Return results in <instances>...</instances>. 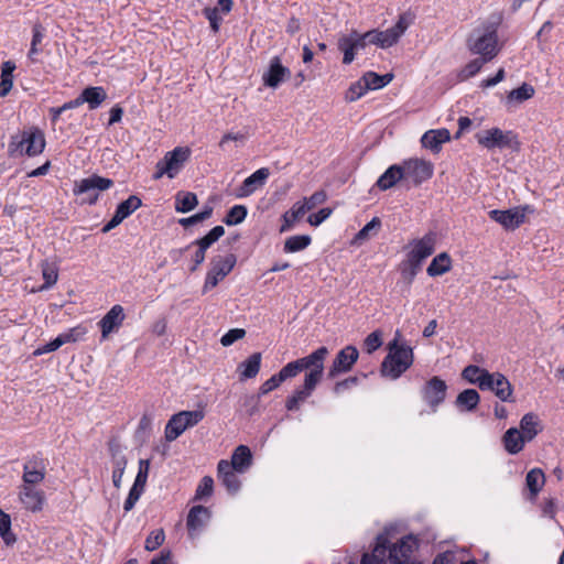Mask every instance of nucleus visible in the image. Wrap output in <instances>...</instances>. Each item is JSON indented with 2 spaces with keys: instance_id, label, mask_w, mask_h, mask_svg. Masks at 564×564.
Returning <instances> with one entry per match:
<instances>
[{
  "instance_id": "nucleus-1",
  "label": "nucleus",
  "mask_w": 564,
  "mask_h": 564,
  "mask_svg": "<svg viewBox=\"0 0 564 564\" xmlns=\"http://www.w3.org/2000/svg\"><path fill=\"white\" fill-rule=\"evenodd\" d=\"M502 22V14L491 17L490 21L473 31L466 41L467 48L474 55H479L485 61H492L500 52L498 40V26Z\"/></svg>"
},
{
  "instance_id": "nucleus-2",
  "label": "nucleus",
  "mask_w": 564,
  "mask_h": 564,
  "mask_svg": "<svg viewBox=\"0 0 564 564\" xmlns=\"http://www.w3.org/2000/svg\"><path fill=\"white\" fill-rule=\"evenodd\" d=\"M413 349L409 345L398 344L394 339L388 345V355L383 358L380 368L381 376L397 380L413 365Z\"/></svg>"
},
{
  "instance_id": "nucleus-3",
  "label": "nucleus",
  "mask_w": 564,
  "mask_h": 564,
  "mask_svg": "<svg viewBox=\"0 0 564 564\" xmlns=\"http://www.w3.org/2000/svg\"><path fill=\"white\" fill-rule=\"evenodd\" d=\"M45 137L42 130L36 127L25 129L11 137L8 152L12 158L36 156L44 151Z\"/></svg>"
},
{
  "instance_id": "nucleus-4",
  "label": "nucleus",
  "mask_w": 564,
  "mask_h": 564,
  "mask_svg": "<svg viewBox=\"0 0 564 564\" xmlns=\"http://www.w3.org/2000/svg\"><path fill=\"white\" fill-rule=\"evenodd\" d=\"M327 355V347H318L310 355L299 358L294 361L288 362L284 367H282L278 375L282 382H284L288 379L296 377L302 371H306L305 373H316V377L323 376L324 362Z\"/></svg>"
},
{
  "instance_id": "nucleus-5",
  "label": "nucleus",
  "mask_w": 564,
  "mask_h": 564,
  "mask_svg": "<svg viewBox=\"0 0 564 564\" xmlns=\"http://www.w3.org/2000/svg\"><path fill=\"white\" fill-rule=\"evenodd\" d=\"M113 186V181L93 174L88 177L75 181L73 193L75 196H82V204L95 205L99 199L101 192L108 191Z\"/></svg>"
},
{
  "instance_id": "nucleus-6",
  "label": "nucleus",
  "mask_w": 564,
  "mask_h": 564,
  "mask_svg": "<svg viewBox=\"0 0 564 564\" xmlns=\"http://www.w3.org/2000/svg\"><path fill=\"white\" fill-rule=\"evenodd\" d=\"M476 140L479 145L487 150L498 148L500 150L509 149L512 151H519L521 145L517 133L511 130L503 131L499 128H491L477 133Z\"/></svg>"
},
{
  "instance_id": "nucleus-7",
  "label": "nucleus",
  "mask_w": 564,
  "mask_h": 564,
  "mask_svg": "<svg viewBox=\"0 0 564 564\" xmlns=\"http://www.w3.org/2000/svg\"><path fill=\"white\" fill-rule=\"evenodd\" d=\"M204 417L205 412L202 409L194 411H181L176 414H173L165 425V440L167 442L175 441L187 429L197 425Z\"/></svg>"
},
{
  "instance_id": "nucleus-8",
  "label": "nucleus",
  "mask_w": 564,
  "mask_h": 564,
  "mask_svg": "<svg viewBox=\"0 0 564 564\" xmlns=\"http://www.w3.org/2000/svg\"><path fill=\"white\" fill-rule=\"evenodd\" d=\"M413 21L414 15L411 12H404L399 15L392 28L384 31L370 30L373 36V45L380 48H389L395 45Z\"/></svg>"
},
{
  "instance_id": "nucleus-9",
  "label": "nucleus",
  "mask_w": 564,
  "mask_h": 564,
  "mask_svg": "<svg viewBox=\"0 0 564 564\" xmlns=\"http://www.w3.org/2000/svg\"><path fill=\"white\" fill-rule=\"evenodd\" d=\"M237 262L235 254L229 253L225 257H217L212 260V268L208 270L203 285V293H207L217 286L234 269Z\"/></svg>"
},
{
  "instance_id": "nucleus-10",
  "label": "nucleus",
  "mask_w": 564,
  "mask_h": 564,
  "mask_svg": "<svg viewBox=\"0 0 564 564\" xmlns=\"http://www.w3.org/2000/svg\"><path fill=\"white\" fill-rule=\"evenodd\" d=\"M446 393L447 384L437 376L427 380L420 390L422 400L429 405L432 413H435L438 406L445 401Z\"/></svg>"
},
{
  "instance_id": "nucleus-11",
  "label": "nucleus",
  "mask_w": 564,
  "mask_h": 564,
  "mask_svg": "<svg viewBox=\"0 0 564 564\" xmlns=\"http://www.w3.org/2000/svg\"><path fill=\"white\" fill-rule=\"evenodd\" d=\"M531 212L532 208L525 205L506 210L492 209L488 213V216L494 221L500 224L506 230H514L524 223L527 213Z\"/></svg>"
},
{
  "instance_id": "nucleus-12",
  "label": "nucleus",
  "mask_w": 564,
  "mask_h": 564,
  "mask_svg": "<svg viewBox=\"0 0 564 564\" xmlns=\"http://www.w3.org/2000/svg\"><path fill=\"white\" fill-rule=\"evenodd\" d=\"M481 391H491L502 402H513V388L508 378L501 372H489L482 380Z\"/></svg>"
},
{
  "instance_id": "nucleus-13",
  "label": "nucleus",
  "mask_w": 564,
  "mask_h": 564,
  "mask_svg": "<svg viewBox=\"0 0 564 564\" xmlns=\"http://www.w3.org/2000/svg\"><path fill=\"white\" fill-rule=\"evenodd\" d=\"M435 245L436 235L434 232H427L422 238L414 239L410 242V250L405 259L422 268L423 261L435 251Z\"/></svg>"
},
{
  "instance_id": "nucleus-14",
  "label": "nucleus",
  "mask_w": 564,
  "mask_h": 564,
  "mask_svg": "<svg viewBox=\"0 0 564 564\" xmlns=\"http://www.w3.org/2000/svg\"><path fill=\"white\" fill-rule=\"evenodd\" d=\"M323 376L316 373H305L303 386L296 389L292 395L285 401V408L288 411H295L300 409V405L304 403L314 392L317 384L321 382Z\"/></svg>"
},
{
  "instance_id": "nucleus-15",
  "label": "nucleus",
  "mask_w": 564,
  "mask_h": 564,
  "mask_svg": "<svg viewBox=\"0 0 564 564\" xmlns=\"http://www.w3.org/2000/svg\"><path fill=\"white\" fill-rule=\"evenodd\" d=\"M46 475V460L37 453L28 457L23 465L22 484L40 485Z\"/></svg>"
},
{
  "instance_id": "nucleus-16",
  "label": "nucleus",
  "mask_w": 564,
  "mask_h": 564,
  "mask_svg": "<svg viewBox=\"0 0 564 564\" xmlns=\"http://www.w3.org/2000/svg\"><path fill=\"white\" fill-rule=\"evenodd\" d=\"M358 357L359 352L355 346L349 345L340 349L328 369L327 377L334 379L340 373L348 372L358 360Z\"/></svg>"
},
{
  "instance_id": "nucleus-17",
  "label": "nucleus",
  "mask_w": 564,
  "mask_h": 564,
  "mask_svg": "<svg viewBox=\"0 0 564 564\" xmlns=\"http://www.w3.org/2000/svg\"><path fill=\"white\" fill-rule=\"evenodd\" d=\"M404 171V178L411 180L415 185H419L433 175V166L431 163L419 160L410 159L402 164Z\"/></svg>"
},
{
  "instance_id": "nucleus-18",
  "label": "nucleus",
  "mask_w": 564,
  "mask_h": 564,
  "mask_svg": "<svg viewBox=\"0 0 564 564\" xmlns=\"http://www.w3.org/2000/svg\"><path fill=\"white\" fill-rule=\"evenodd\" d=\"M189 156L191 150L187 147H177L167 152L161 160L165 172H167V177L174 178L181 172Z\"/></svg>"
},
{
  "instance_id": "nucleus-19",
  "label": "nucleus",
  "mask_w": 564,
  "mask_h": 564,
  "mask_svg": "<svg viewBox=\"0 0 564 564\" xmlns=\"http://www.w3.org/2000/svg\"><path fill=\"white\" fill-rule=\"evenodd\" d=\"M124 310L121 305H113L106 315L98 322L102 339L108 338L109 334L120 328L124 321Z\"/></svg>"
},
{
  "instance_id": "nucleus-20",
  "label": "nucleus",
  "mask_w": 564,
  "mask_h": 564,
  "mask_svg": "<svg viewBox=\"0 0 564 564\" xmlns=\"http://www.w3.org/2000/svg\"><path fill=\"white\" fill-rule=\"evenodd\" d=\"M290 69L282 65L281 58L279 56H273L270 59L268 70L262 76V80L265 86L276 88L281 83L290 77Z\"/></svg>"
},
{
  "instance_id": "nucleus-21",
  "label": "nucleus",
  "mask_w": 564,
  "mask_h": 564,
  "mask_svg": "<svg viewBox=\"0 0 564 564\" xmlns=\"http://www.w3.org/2000/svg\"><path fill=\"white\" fill-rule=\"evenodd\" d=\"M35 485L22 484L19 487V498L25 509L37 512L44 503V492L34 488Z\"/></svg>"
},
{
  "instance_id": "nucleus-22",
  "label": "nucleus",
  "mask_w": 564,
  "mask_h": 564,
  "mask_svg": "<svg viewBox=\"0 0 564 564\" xmlns=\"http://www.w3.org/2000/svg\"><path fill=\"white\" fill-rule=\"evenodd\" d=\"M416 541L411 536L402 538L398 543L391 545L389 560L393 564H405L414 550Z\"/></svg>"
},
{
  "instance_id": "nucleus-23",
  "label": "nucleus",
  "mask_w": 564,
  "mask_h": 564,
  "mask_svg": "<svg viewBox=\"0 0 564 564\" xmlns=\"http://www.w3.org/2000/svg\"><path fill=\"white\" fill-rule=\"evenodd\" d=\"M107 99V93L101 86H90L85 88L78 97L73 99L75 106L88 104L90 110L97 109Z\"/></svg>"
},
{
  "instance_id": "nucleus-24",
  "label": "nucleus",
  "mask_w": 564,
  "mask_h": 564,
  "mask_svg": "<svg viewBox=\"0 0 564 564\" xmlns=\"http://www.w3.org/2000/svg\"><path fill=\"white\" fill-rule=\"evenodd\" d=\"M218 478L221 484L226 487L227 491L235 495L239 491L241 482L237 476V471L229 466V462L221 459L217 466Z\"/></svg>"
},
{
  "instance_id": "nucleus-25",
  "label": "nucleus",
  "mask_w": 564,
  "mask_h": 564,
  "mask_svg": "<svg viewBox=\"0 0 564 564\" xmlns=\"http://www.w3.org/2000/svg\"><path fill=\"white\" fill-rule=\"evenodd\" d=\"M210 518L209 510L204 506H194L188 514L186 520V525L188 530V534L191 538H194L199 531L206 525Z\"/></svg>"
},
{
  "instance_id": "nucleus-26",
  "label": "nucleus",
  "mask_w": 564,
  "mask_h": 564,
  "mask_svg": "<svg viewBox=\"0 0 564 564\" xmlns=\"http://www.w3.org/2000/svg\"><path fill=\"white\" fill-rule=\"evenodd\" d=\"M270 175L267 167H261L248 176L238 188V197H248L259 187H262Z\"/></svg>"
},
{
  "instance_id": "nucleus-27",
  "label": "nucleus",
  "mask_w": 564,
  "mask_h": 564,
  "mask_svg": "<svg viewBox=\"0 0 564 564\" xmlns=\"http://www.w3.org/2000/svg\"><path fill=\"white\" fill-rule=\"evenodd\" d=\"M451 140V133L447 129H436L426 131L422 138L421 143L424 148L434 153L441 151L442 144Z\"/></svg>"
},
{
  "instance_id": "nucleus-28",
  "label": "nucleus",
  "mask_w": 564,
  "mask_h": 564,
  "mask_svg": "<svg viewBox=\"0 0 564 564\" xmlns=\"http://www.w3.org/2000/svg\"><path fill=\"white\" fill-rule=\"evenodd\" d=\"M528 440L521 434L520 430L517 427L508 429L502 436V444L505 449L510 455H516L520 453Z\"/></svg>"
},
{
  "instance_id": "nucleus-29",
  "label": "nucleus",
  "mask_w": 564,
  "mask_h": 564,
  "mask_svg": "<svg viewBox=\"0 0 564 564\" xmlns=\"http://www.w3.org/2000/svg\"><path fill=\"white\" fill-rule=\"evenodd\" d=\"M252 464V454L248 446L239 445L236 447L231 455V460L229 462V466L239 473H246Z\"/></svg>"
},
{
  "instance_id": "nucleus-30",
  "label": "nucleus",
  "mask_w": 564,
  "mask_h": 564,
  "mask_svg": "<svg viewBox=\"0 0 564 564\" xmlns=\"http://www.w3.org/2000/svg\"><path fill=\"white\" fill-rule=\"evenodd\" d=\"M542 430L541 420L533 412L525 413L520 420V432L528 442H531Z\"/></svg>"
},
{
  "instance_id": "nucleus-31",
  "label": "nucleus",
  "mask_w": 564,
  "mask_h": 564,
  "mask_svg": "<svg viewBox=\"0 0 564 564\" xmlns=\"http://www.w3.org/2000/svg\"><path fill=\"white\" fill-rule=\"evenodd\" d=\"M109 448L112 456V464H113V470H112V484L113 486L119 489L121 486L122 477L124 474V469L127 467V458L123 454H121L119 446H115L113 444H109Z\"/></svg>"
},
{
  "instance_id": "nucleus-32",
  "label": "nucleus",
  "mask_w": 564,
  "mask_h": 564,
  "mask_svg": "<svg viewBox=\"0 0 564 564\" xmlns=\"http://www.w3.org/2000/svg\"><path fill=\"white\" fill-rule=\"evenodd\" d=\"M261 359V352H253L245 361L239 364L237 370L239 372L240 381L254 378L259 373Z\"/></svg>"
},
{
  "instance_id": "nucleus-33",
  "label": "nucleus",
  "mask_w": 564,
  "mask_h": 564,
  "mask_svg": "<svg viewBox=\"0 0 564 564\" xmlns=\"http://www.w3.org/2000/svg\"><path fill=\"white\" fill-rule=\"evenodd\" d=\"M402 178H404L402 165L393 164L386 170L376 184L381 191H387L393 187Z\"/></svg>"
},
{
  "instance_id": "nucleus-34",
  "label": "nucleus",
  "mask_w": 564,
  "mask_h": 564,
  "mask_svg": "<svg viewBox=\"0 0 564 564\" xmlns=\"http://www.w3.org/2000/svg\"><path fill=\"white\" fill-rule=\"evenodd\" d=\"M452 269V259L447 252H441L430 263L426 269V273L430 276H440Z\"/></svg>"
},
{
  "instance_id": "nucleus-35",
  "label": "nucleus",
  "mask_w": 564,
  "mask_h": 564,
  "mask_svg": "<svg viewBox=\"0 0 564 564\" xmlns=\"http://www.w3.org/2000/svg\"><path fill=\"white\" fill-rule=\"evenodd\" d=\"M480 401V395L475 389H466L462 391L455 401V405L459 411H474Z\"/></svg>"
},
{
  "instance_id": "nucleus-36",
  "label": "nucleus",
  "mask_w": 564,
  "mask_h": 564,
  "mask_svg": "<svg viewBox=\"0 0 564 564\" xmlns=\"http://www.w3.org/2000/svg\"><path fill=\"white\" fill-rule=\"evenodd\" d=\"M545 482V476L542 469L533 468L525 476V486L530 491V499L534 500Z\"/></svg>"
},
{
  "instance_id": "nucleus-37",
  "label": "nucleus",
  "mask_w": 564,
  "mask_h": 564,
  "mask_svg": "<svg viewBox=\"0 0 564 564\" xmlns=\"http://www.w3.org/2000/svg\"><path fill=\"white\" fill-rule=\"evenodd\" d=\"M45 36V29L41 23H35L32 29V41H31V47L28 53V57L32 63L37 62L36 56L42 51L40 45L43 42V39Z\"/></svg>"
},
{
  "instance_id": "nucleus-38",
  "label": "nucleus",
  "mask_w": 564,
  "mask_h": 564,
  "mask_svg": "<svg viewBox=\"0 0 564 564\" xmlns=\"http://www.w3.org/2000/svg\"><path fill=\"white\" fill-rule=\"evenodd\" d=\"M337 47L343 53V64H351L355 59L358 48L355 47V44L348 34H343L338 37Z\"/></svg>"
},
{
  "instance_id": "nucleus-39",
  "label": "nucleus",
  "mask_w": 564,
  "mask_h": 564,
  "mask_svg": "<svg viewBox=\"0 0 564 564\" xmlns=\"http://www.w3.org/2000/svg\"><path fill=\"white\" fill-rule=\"evenodd\" d=\"M304 206L296 202L290 210L285 212L282 216L283 225L280 228L281 232L289 231L293 228L294 224L305 215Z\"/></svg>"
},
{
  "instance_id": "nucleus-40",
  "label": "nucleus",
  "mask_w": 564,
  "mask_h": 564,
  "mask_svg": "<svg viewBox=\"0 0 564 564\" xmlns=\"http://www.w3.org/2000/svg\"><path fill=\"white\" fill-rule=\"evenodd\" d=\"M488 370L476 365H468L462 371V378L471 384H476L480 390L482 380H485Z\"/></svg>"
},
{
  "instance_id": "nucleus-41",
  "label": "nucleus",
  "mask_w": 564,
  "mask_h": 564,
  "mask_svg": "<svg viewBox=\"0 0 564 564\" xmlns=\"http://www.w3.org/2000/svg\"><path fill=\"white\" fill-rule=\"evenodd\" d=\"M198 204L196 194L192 192H180L175 196V209L178 213H188Z\"/></svg>"
},
{
  "instance_id": "nucleus-42",
  "label": "nucleus",
  "mask_w": 564,
  "mask_h": 564,
  "mask_svg": "<svg viewBox=\"0 0 564 564\" xmlns=\"http://www.w3.org/2000/svg\"><path fill=\"white\" fill-rule=\"evenodd\" d=\"M224 234L225 229L223 226H215L207 235L191 242L188 246L182 249L181 252L188 251L189 249L193 248V245H203V248L208 249L214 242H216L220 237H223Z\"/></svg>"
},
{
  "instance_id": "nucleus-43",
  "label": "nucleus",
  "mask_w": 564,
  "mask_h": 564,
  "mask_svg": "<svg viewBox=\"0 0 564 564\" xmlns=\"http://www.w3.org/2000/svg\"><path fill=\"white\" fill-rule=\"evenodd\" d=\"M311 241L312 239L308 235L291 236L285 240L283 250L286 253L297 252L307 248Z\"/></svg>"
},
{
  "instance_id": "nucleus-44",
  "label": "nucleus",
  "mask_w": 564,
  "mask_h": 564,
  "mask_svg": "<svg viewBox=\"0 0 564 564\" xmlns=\"http://www.w3.org/2000/svg\"><path fill=\"white\" fill-rule=\"evenodd\" d=\"M142 202L135 195H130L126 200L121 202L117 208L116 214L124 220L128 218L133 212H135L139 207H141Z\"/></svg>"
},
{
  "instance_id": "nucleus-45",
  "label": "nucleus",
  "mask_w": 564,
  "mask_h": 564,
  "mask_svg": "<svg viewBox=\"0 0 564 564\" xmlns=\"http://www.w3.org/2000/svg\"><path fill=\"white\" fill-rule=\"evenodd\" d=\"M0 535L7 545H12L17 538L11 531V519L10 516L0 509Z\"/></svg>"
},
{
  "instance_id": "nucleus-46",
  "label": "nucleus",
  "mask_w": 564,
  "mask_h": 564,
  "mask_svg": "<svg viewBox=\"0 0 564 564\" xmlns=\"http://www.w3.org/2000/svg\"><path fill=\"white\" fill-rule=\"evenodd\" d=\"M248 210L243 205L232 206L224 218V223L228 226H234L242 223L247 217Z\"/></svg>"
},
{
  "instance_id": "nucleus-47",
  "label": "nucleus",
  "mask_w": 564,
  "mask_h": 564,
  "mask_svg": "<svg viewBox=\"0 0 564 564\" xmlns=\"http://www.w3.org/2000/svg\"><path fill=\"white\" fill-rule=\"evenodd\" d=\"M534 88L530 84L523 83L520 87L512 89L508 95V101L523 102L534 95Z\"/></svg>"
},
{
  "instance_id": "nucleus-48",
  "label": "nucleus",
  "mask_w": 564,
  "mask_h": 564,
  "mask_svg": "<svg viewBox=\"0 0 564 564\" xmlns=\"http://www.w3.org/2000/svg\"><path fill=\"white\" fill-rule=\"evenodd\" d=\"M421 267L409 261L408 259H404L400 263V272L402 275V279L406 282L408 285H411L414 281L415 276L420 272Z\"/></svg>"
},
{
  "instance_id": "nucleus-49",
  "label": "nucleus",
  "mask_w": 564,
  "mask_h": 564,
  "mask_svg": "<svg viewBox=\"0 0 564 564\" xmlns=\"http://www.w3.org/2000/svg\"><path fill=\"white\" fill-rule=\"evenodd\" d=\"M41 268H42V275L44 279V284L41 286V290H47L57 282V278H58L57 269L47 262H43L41 264Z\"/></svg>"
},
{
  "instance_id": "nucleus-50",
  "label": "nucleus",
  "mask_w": 564,
  "mask_h": 564,
  "mask_svg": "<svg viewBox=\"0 0 564 564\" xmlns=\"http://www.w3.org/2000/svg\"><path fill=\"white\" fill-rule=\"evenodd\" d=\"M87 334V328L83 325H77L75 327L69 328L68 330L61 333L59 337L62 339L63 345L68 343H76Z\"/></svg>"
},
{
  "instance_id": "nucleus-51",
  "label": "nucleus",
  "mask_w": 564,
  "mask_h": 564,
  "mask_svg": "<svg viewBox=\"0 0 564 564\" xmlns=\"http://www.w3.org/2000/svg\"><path fill=\"white\" fill-rule=\"evenodd\" d=\"M391 545L388 541V539L383 535H379L377 538L376 546L369 556H372L373 558L386 561V557H389Z\"/></svg>"
},
{
  "instance_id": "nucleus-52",
  "label": "nucleus",
  "mask_w": 564,
  "mask_h": 564,
  "mask_svg": "<svg viewBox=\"0 0 564 564\" xmlns=\"http://www.w3.org/2000/svg\"><path fill=\"white\" fill-rule=\"evenodd\" d=\"M348 35L354 42L355 47L358 48V51L365 50L369 44H373V36L371 31L359 33L357 30H351L350 33H348Z\"/></svg>"
},
{
  "instance_id": "nucleus-53",
  "label": "nucleus",
  "mask_w": 564,
  "mask_h": 564,
  "mask_svg": "<svg viewBox=\"0 0 564 564\" xmlns=\"http://www.w3.org/2000/svg\"><path fill=\"white\" fill-rule=\"evenodd\" d=\"M164 540L165 533L163 529L153 530L148 535L144 547L147 551H155L163 544Z\"/></svg>"
},
{
  "instance_id": "nucleus-54",
  "label": "nucleus",
  "mask_w": 564,
  "mask_h": 564,
  "mask_svg": "<svg viewBox=\"0 0 564 564\" xmlns=\"http://www.w3.org/2000/svg\"><path fill=\"white\" fill-rule=\"evenodd\" d=\"M212 214L213 207L206 206L202 212L191 217L180 219V225L183 226L184 228H187L189 226L196 225L200 221L208 219L212 216Z\"/></svg>"
},
{
  "instance_id": "nucleus-55",
  "label": "nucleus",
  "mask_w": 564,
  "mask_h": 564,
  "mask_svg": "<svg viewBox=\"0 0 564 564\" xmlns=\"http://www.w3.org/2000/svg\"><path fill=\"white\" fill-rule=\"evenodd\" d=\"M327 199V195L325 191H317L310 197H305L300 204L304 206L305 212H308L315 208L317 205L325 203Z\"/></svg>"
},
{
  "instance_id": "nucleus-56",
  "label": "nucleus",
  "mask_w": 564,
  "mask_h": 564,
  "mask_svg": "<svg viewBox=\"0 0 564 564\" xmlns=\"http://www.w3.org/2000/svg\"><path fill=\"white\" fill-rule=\"evenodd\" d=\"M488 62L489 61H485V58H482L480 56L471 59L469 63H467L465 65L464 69L462 70L464 78L474 77L476 74H478L480 72L482 66Z\"/></svg>"
},
{
  "instance_id": "nucleus-57",
  "label": "nucleus",
  "mask_w": 564,
  "mask_h": 564,
  "mask_svg": "<svg viewBox=\"0 0 564 564\" xmlns=\"http://www.w3.org/2000/svg\"><path fill=\"white\" fill-rule=\"evenodd\" d=\"M381 221L378 217H373L368 224H366L357 234L356 239L366 240L372 234H376L380 228Z\"/></svg>"
},
{
  "instance_id": "nucleus-58",
  "label": "nucleus",
  "mask_w": 564,
  "mask_h": 564,
  "mask_svg": "<svg viewBox=\"0 0 564 564\" xmlns=\"http://www.w3.org/2000/svg\"><path fill=\"white\" fill-rule=\"evenodd\" d=\"M214 480L209 476H205L199 481L196 492L195 499H203L205 497H209L213 494Z\"/></svg>"
},
{
  "instance_id": "nucleus-59",
  "label": "nucleus",
  "mask_w": 564,
  "mask_h": 564,
  "mask_svg": "<svg viewBox=\"0 0 564 564\" xmlns=\"http://www.w3.org/2000/svg\"><path fill=\"white\" fill-rule=\"evenodd\" d=\"M382 345L381 333L375 330L370 333L364 340V348L368 354H372Z\"/></svg>"
},
{
  "instance_id": "nucleus-60",
  "label": "nucleus",
  "mask_w": 564,
  "mask_h": 564,
  "mask_svg": "<svg viewBox=\"0 0 564 564\" xmlns=\"http://www.w3.org/2000/svg\"><path fill=\"white\" fill-rule=\"evenodd\" d=\"M365 86L366 83L361 77L358 82L350 86L347 91L346 99L349 101H356L357 99L361 98L368 91V88Z\"/></svg>"
},
{
  "instance_id": "nucleus-61",
  "label": "nucleus",
  "mask_w": 564,
  "mask_h": 564,
  "mask_svg": "<svg viewBox=\"0 0 564 564\" xmlns=\"http://www.w3.org/2000/svg\"><path fill=\"white\" fill-rule=\"evenodd\" d=\"M143 491H144L143 487H138L135 485H132V487L130 488V491L128 494V497L123 503V509L126 512H128L134 508L137 501L140 499Z\"/></svg>"
},
{
  "instance_id": "nucleus-62",
  "label": "nucleus",
  "mask_w": 564,
  "mask_h": 564,
  "mask_svg": "<svg viewBox=\"0 0 564 564\" xmlns=\"http://www.w3.org/2000/svg\"><path fill=\"white\" fill-rule=\"evenodd\" d=\"M150 470V462L148 459L139 460V470L135 476L133 485L145 488L148 475Z\"/></svg>"
},
{
  "instance_id": "nucleus-63",
  "label": "nucleus",
  "mask_w": 564,
  "mask_h": 564,
  "mask_svg": "<svg viewBox=\"0 0 564 564\" xmlns=\"http://www.w3.org/2000/svg\"><path fill=\"white\" fill-rule=\"evenodd\" d=\"M362 78L366 83L365 87L368 88V90H376L384 87L383 78L375 72H367Z\"/></svg>"
},
{
  "instance_id": "nucleus-64",
  "label": "nucleus",
  "mask_w": 564,
  "mask_h": 564,
  "mask_svg": "<svg viewBox=\"0 0 564 564\" xmlns=\"http://www.w3.org/2000/svg\"><path fill=\"white\" fill-rule=\"evenodd\" d=\"M246 335V330L242 329V328H232V329H229L225 335H223V337L220 338V344L224 346V347H228L230 345H232L235 341H237L238 339H241L243 338Z\"/></svg>"
}]
</instances>
